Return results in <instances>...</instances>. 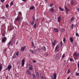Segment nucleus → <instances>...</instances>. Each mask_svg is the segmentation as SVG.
I'll use <instances>...</instances> for the list:
<instances>
[{"instance_id":"1","label":"nucleus","mask_w":79,"mask_h":79,"mask_svg":"<svg viewBox=\"0 0 79 79\" xmlns=\"http://www.w3.org/2000/svg\"><path fill=\"white\" fill-rule=\"evenodd\" d=\"M73 57L75 58L76 60H77V58H78V54L77 52H75L73 54Z\"/></svg>"},{"instance_id":"2","label":"nucleus","mask_w":79,"mask_h":79,"mask_svg":"<svg viewBox=\"0 0 79 79\" xmlns=\"http://www.w3.org/2000/svg\"><path fill=\"white\" fill-rule=\"evenodd\" d=\"M12 68V66L11 65H9L7 67V68L6 69V70H8V71H10V69Z\"/></svg>"},{"instance_id":"3","label":"nucleus","mask_w":79,"mask_h":79,"mask_svg":"<svg viewBox=\"0 0 79 79\" xmlns=\"http://www.w3.org/2000/svg\"><path fill=\"white\" fill-rule=\"evenodd\" d=\"M21 17H19V16H17V18H16L15 19V21H21Z\"/></svg>"},{"instance_id":"4","label":"nucleus","mask_w":79,"mask_h":79,"mask_svg":"<svg viewBox=\"0 0 79 79\" xmlns=\"http://www.w3.org/2000/svg\"><path fill=\"white\" fill-rule=\"evenodd\" d=\"M6 37H4L2 39V42L3 43H5V42L6 41Z\"/></svg>"},{"instance_id":"5","label":"nucleus","mask_w":79,"mask_h":79,"mask_svg":"<svg viewBox=\"0 0 79 79\" xmlns=\"http://www.w3.org/2000/svg\"><path fill=\"white\" fill-rule=\"evenodd\" d=\"M11 45L12 46H13V43H11V41H10L9 42V43L7 44V46L8 47H9Z\"/></svg>"},{"instance_id":"6","label":"nucleus","mask_w":79,"mask_h":79,"mask_svg":"<svg viewBox=\"0 0 79 79\" xmlns=\"http://www.w3.org/2000/svg\"><path fill=\"white\" fill-rule=\"evenodd\" d=\"M52 79H56V73H55L54 74V76L53 77V75H52L51 77Z\"/></svg>"},{"instance_id":"7","label":"nucleus","mask_w":79,"mask_h":79,"mask_svg":"<svg viewBox=\"0 0 79 79\" xmlns=\"http://www.w3.org/2000/svg\"><path fill=\"white\" fill-rule=\"evenodd\" d=\"M26 73L28 75H31V72L29 71V70H27L26 71Z\"/></svg>"},{"instance_id":"8","label":"nucleus","mask_w":79,"mask_h":79,"mask_svg":"<svg viewBox=\"0 0 79 79\" xmlns=\"http://www.w3.org/2000/svg\"><path fill=\"white\" fill-rule=\"evenodd\" d=\"M26 46H25L23 47H22L21 48V50L22 52H24V50L26 48Z\"/></svg>"},{"instance_id":"9","label":"nucleus","mask_w":79,"mask_h":79,"mask_svg":"<svg viewBox=\"0 0 79 79\" xmlns=\"http://www.w3.org/2000/svg\"><path fill=\"white\" fill-rule=\"evenodd\" d=\"M70 4L72 6H73L74 5V2L73 0H70Z\"/></svg>"},{"instance_id":"10","label":"nucleus","mask_w":79,"mask_h":79,"mask_svg":"<svg viewBox=\"0 0 79 79\" xmlns=\"http://www.w3.org/2000/svg\"><path fill=\"white\" fill-rule=\"evenodd\" d=\"M25 62V60H24V59H23L22 62V66H24V65Z\"/></svg>"},{"instance_id":"11","label":"nucleus","mask_w":79,"mask_h":79,"mask_svg":"<svg viewBox=\"0 0 79 79\" xmlns=\"http://www.w3.org/2000/svg\"><path fill=\"white\" fill-rule=\"evenodd\" d=\"M70 40L71 42L72 43V44H73V42H74V40H73V37L70 38Z\"/></svg>"},{"instance_id":"12","label":"nucleus","mask_w":79,"mask_h":79,"mask_svg":"<svg viewBox=\"0 0 79 79\" xmlns=\"http://www.w3.org/2000/svg\"><path fill=\"white\" fill-rule=\"evenodd\" d=\"M65 11H66V13H68V12H69V10H68V8H67L66 6H65Z\"/></svg>"},{"instance_id":"13","label":"nucleus","mask_w":79,"mask_h":79,"mask_svg":"<svg viewBox=\"0 0 79 79\" xmlns=\"http://www.w3.org/2000/svg\"><path fill=\"white\" fill-rule=\"evenodd\" d=\"M53 29L54 31L56 32H59V30H58L57 28H54Z\"/></svg>"},{"instance_id":"14","label":"nucleus","mask_w":79,"mask_h":79,"mask_svg":"<svg viewBox=\"0 0 79 79\" xmlns=\"http://www.w3.org/2000/svg\"><path fill=\"white\" fill-rule=\"evenodd\" d=\"M55 59L56 60H58L59 59V56L58 55H56L55 56Z\"/></svg>"},{"instance_id":"15","label":"nucleus","mask_w":79,"mask_h":79,"mask_svg":"<svg viewBox=\"0 0 79 79\" xmlns=\"http://www.w3.org/2000/svg\"><path fill=\"white\" fill-rule=\"evenodd\" d=\"M58 22L59 23H60V21H61V17H59L58 18Z\"/></svg>"},{"instance_id":"16","label":"nucleus","mask_w":79,"mask_h":79,"mask_svg":"<svg viewBox=\"0 0 79 79\" xmlns=\"http://www.w3.org/2000/svg\"><path fill=\"white\" fill-rule=\"evenodd\" d=\"M50 11H51V12L54 13L55 10H54V9H53V8H52L50 9Z\"/></svg>"},{"instance_id":"17","label":"nucleus","mask_w":79,"mask_h":79,"mask_svg":"<svg viewBox=\"0 0 79 79\" xmlns=\"http://www.w3.org/2000/svg\"><path fill=\"white\" fill-rule=\"evenodd\" d=\"M2 65L0 64V73L2 71Z\"/></svg>"},{"instance_id":"18","label":"nucleus","mask_w":79,"mask_h":79,"mask_svg":"<svg viewBox=\"0 0 79 79\" xmlns=\"http://www.w3.org/2000/svg\"><path fill=\"white\" fill-rule=\"evenodd\" d=\"M30 52H31V53H32V54H34V51L32 50V49H30Z\"/></svg>"},{"instance_id":"19","label":"nucleus","mask_w":79,"mask_h":79,"mask_svg":"<svg viewBox=\"0 0 79 79\" xmlns=\"http://www.w3.org/2000/svg\"><path fill=\"white\" fill-rule=\"evenodd\" d=\"M58 48H59V46L57 45L56 47L55 50H58Z\"/></svg>"},{"instance_id":"20","label":"nucleus","mask_w":79,"mask_h":79,"mask_svg":"<svg viewBox=\"0 0 79 79\" xmlns=\"http://www.w3.org/2000/svg\"><path fill=\"white\" fill-rule=\"evenodd\" d=\"M42 49L44 50V51H46V48H45V46L43 47Z\"/></svg>"},{"instance_id":"21","label":"nucleus","mask_w":79,"mask_h":79,"mask_svg":"<svg viewBox=\"0 0 79 79\" xmlns=\"http://www.w3.org/2000/svg\"><path fill=\"white\" fill-rule=\"evenodd\" d=\"M32 47L34 48H36V47L34 46V43L32 42Z\"/></svg>"},{"instance_id":"22","label":"nucleus","mask_w":79,"mask_h":79,"mask_svg":"<svg viewBox=\"0 0 79 79\" xmlns=\"http://www.w3.org/2000/svg\"><path fill=\"white\" fill-rule=\"evenodd\" d=\"M59 9L60 10V11H64L63 9H62V8H61V7H59Z\"/></svg>"},{"instance_id":"23","label":"nucleus","mask_w":79,"mask_h":79,"mask_svg":"<svg viewBox=\"0 0 79 79\" xmlns=\"http://www.w3.org/2000/svg\"><path fill=\"white\" fill-rule=\"evenodd\" d=\"M32 20H33V21H34L35 20V17H34V16H33Z\"/></svg>"},{"instance_id":"24","label":"nucleus","mask_w":79,"mask_h":79,"mask_svg":"<svg viewBox=\"0 0 79 79\" xmlns=\"http://www.w3.org/2000/svg\"><path fill=\"white\" fill-rule=\"evenodd\" d=\"M61 31L62 32H64V28H61Z\"/></svg>"},{"instance_id":"25","label":"nucleus","mask_w":79,"mask_h":79,"mask_svg":"<svg viewBox=\"0 0 79 79\" xmlns=\"http://www.w3.org/2000/svg\"><path fill=\"white\" fill-rule=\"evenodd\" d=\"M19 16L20 15V16H21L22 15V14H21V12H19Z\"/></svg>"},{"instance_id":"26","label":"nucleus","mask_w":79,"mask_h":79,"mask_svg":"<svg viewBox=\"0 0 79 79\" xmlns=\"http://www.w3.org/2000/svg\"><path fill=\"white\" fill-rule=\"evenodd\" d=\"M29 69L30 70H32V66H31V67H30L29 68Z\"/></svg>"},{"instance_id":"27","label":"nucleus","mask_w":79,"mask_h":79,"mask_svg":"<svg viewBox=\"0 0 79 79\" xmlns=\"http://www.w3.org/2000/svg\"><path fill=\"white\" fill-rule=\"evenodd\" d=\"M10 4V5H11V6H12V5H13V2H11Z\"/></svg>"},{"instance_id":"28","label":"nucleus","mask_w":79,"mask_h":79,"mask_svg":"<svg viewBox=\"0 0 79 79\" xmlns=\"http://www.w3.org/2000/svg\"><path fill=\"white\" fill-rule=\"evenodd\" d=\"M31 25H34V21H32L31 22Z\"/></svg>"},{"instance_id":"29","label":"nucleus","mask_w":79,"mask_h":79,"mask_svg":"<svg viewBox=\"0 0 79 79\" xmlns=\"http://www.w3.org/2000/svg\"><path fill=\"white\" fill-rule=\"evenodd\" d=\"M60 45L61 46V47H62V45H63V43H62V41H61L60 42Z\"/></svg>"},{"instance_id":"30","label":"nucleus","mask_w":79,"mask_h":79,"mask_svg":"<svg viewBox=\"0 0 79 79\" xmlns=\"http://www.w3.org/2000/svg\"><path fill=\"white\" fill-rule=\"evenodd\" d=\"M34 8L33 6H31L30 8V10H33Z\"/></svg>"},{"instance_id":"31","label":"nucleus","mask_w":79,"mask_h":79,"mask_svg":"<svg viewBox=\"0 0 79 79\" xmlns=\"http://www.w3.org/2000/svg\"><path fill=\"white\" fill-rule=\"evenodd\" d=\"M9 7V5L8 4H7L6 5V8H8Z\"/></svg>"},{"instance_id":"32","label":"nucleus","mask_w":79,"mask_h":79,"mask_svg":"<svg viewBox=\"0 0 79 79\" xmlns=\"http://www.w3.org/2000/svg\"><path fill=\"white\" fill-rule=\"evenodd\" d=\"M53 4L52 3V4H50V5H49V6L50 7H52V6H53Z\"/></svg>"},{"instance_id":"33","label":"nucleus","mask_w":79,"mask_h":79,"mask_svg":"<svg viewBox=\"0 0 79 79\" xmlns=\"http://www.w3.org/2000/svg\"><path fill=\"white\" fill-rule=\"evenodd\" d=\"M70 61H73V58H70Z\"/></svg>"},{"instance_id":"34","label":"nucleus","mask_w":79,"mask_h":79,"mask_svg":"<svg viewBox=\"0 0 79 79\" xmlns=\"http://www.w3.org/2000/svg\"><path fill=\"white\" fill-rule=\"evenodd\" d=\"M18 55H19V52L17 51L16 53V55H17V56H18Z\"/></svg>"},{"instance_id":"35","label":"nucleus","mask_w":79,"mask_h":79,"mask_svg":"<svg viewBox=\"0 0 79 79\" xmlns=\"http://www.w3.org/2000/svg\"><path fill=\"white\" fill-rule=\"evenodd\" d=\"M74 26V25L73 24H72L71 27L72 29H73V27Z\"/></svg>"},{"instance_id":"36","label":"nucleus","mask_w":79,"mask_h":79,"mask_svg":"<svg viewBox=\"0 0 79 79\" xmlns=\"http://www.w3.org/2000/svg\"><path fill=\"white\" fill-rule=\"evenodd\" d=\"M75 76H79V73H77L75 74Z\"/></svg>"},{"instance_id":"37","label":"nucleus","mask_w":79,"mask_h":79,"mask_svg":"<svg viewBox=\"0 0 79 79\" xmlns=\"http://www.w3.org/2000/svg\"><path fill=\"white\" fill-rule=\"evenodd\" d=\"M5 0H1V2L2 3H4V2H5Z\"/></svg>"},{"instance_id":"38","label":"nucleus","mask_w":79,"mask_h":79,"mask_svg":"<svg viewBox=\"0 0 79 79\" xmlns=\"http://www.w3.org/2000/svg\"><path fill=\"white\" fill-rule=\"evenodd\" d=\"M34 28H35L36 27V23H35L34 25Z\"/></svg>"},{"instance_id":"39","label":"nucleus","mask_w":79,"mask_h":79,"mask_svg":"<svg viewBox=\"0 0 79 79\" xmlns=\"http://www.w3.org/2000/svg\"><path fill=\"white\" fill-rule=\"evenodd\" d=\"M64 56H65V54H64L62 56V58H64Z\"/></svg>"},{"instance_id":"40","label":"nucleus","mask_w":79,"mask_h":79,"mask_svg":"<svg viewBox=\"0 0 79 79\" xmlns=\"http://www.w3.org/2000/svg\"><path fill=\"white\" fill-rule=\"evenodd\" d=\"M70 73V69H68L67 71V73Z\"/></svg>"},{"instance_id":"41","label":"nucleus","mask_w":79,"mask_h":79,"mask_svg":"<svg viewBox=\"0 0 79 79\" xmlns=\"http://www.w3.org/2000/svg\"><path fill=\"white\" fill-rule=\"evenodd\" d=\"M76 35L77 37H79V34L77 33H76Z\"/></svg>"},{"instance_id":"42","label":"nucleus","mask_w":79,"mask_h":79,"mask_svg":"<svg viewBox=\"0 0 79 79\" xmlns=\"http://www.w3.org/2000/svg\"><path fill=\"white\" fill-rule=\"evenodd\" d=\"M16 57V56L15 55H14V56L12 57V58H15Z\"/></svg>"},{"instance_id":"43","label":"nucleus","mask_w":79,"mask_h":79,"mask_svg":"<svg viewBox=\"0 0 79 79\" xmlns=\"http://www.w3.org/2000/svg\"><path fill=\"white\" fill-rule=\"evenodd\" d=\"M63 41L64 42H65L66 41V39L65 38H64Z\"/></svg>"},{"instance_id":"44","label":"nucleus","mask_w":79,"mask_h":79,"mask_svg":"<svg viewBox=\"0 0 79 79\" xmlns=\"http://www.w3.org/2000/svg\"><path fill=\"white\" fill-rule=\"evenodd\" d=\"M45 56H47L48 55V53H45Z\"/></svg>"},{"instance_id":"45","label":"nucleus","mask_w":79,"mask_h":79,"mask_svg":"<svg viewBox=\"0 0 79 79\" xmlns=\"http://www.w3.org/2000/svg\"><path fill=\"white\" fill-rule=\"evenodd\" d=\"M52 44L53 45H55V43H53V42L52 43Z\"/></svg>"},{"instance_id":"46","label":"nucleus","mask_w":79,"mask_h":79,"mask_svg":"<svg viewBox=\"0 0 79 79\" xmlns=\"http://www.w3.org/2000/svg\"><path fill=\"white\" fill-rule=\"evenodd\" d=\"M32 75L33 76V77H35V75L34 74H32Z\"/></svg>"},{"instance_id":"47","label":"nucleus","mask_w":79,"mask_h":79,"mask_svg":"<svg viewBox=\"0 0 79 79\" xmlns=\"http://www.w3.org/2000/svg\"><path fill=\"white\" fill-rule=\"evenodd\" d=\"M33 63H36V61L35 60H33Z\"/></svg>"},{"instance_id":"48","label":"nucleus","mask_w":79,"mask_h":79,"mask_svg":"<svg viewBox=\"0 0 79 79\" xmlns=\"http://www.w3.org/2000/svg\"><path fill=\"white\" fill-rule=\"evenodd\" d=\"M76 10L77 11H79V8L77 7Z\"/></svg>"},{"instance_id":"49","label":"nucleus","mask_w":79,"mask_h":79,"mask_svg":"<svg viewBox=\"0 0 79 79\" xmlns=\"http://www.w3.org/2000/svg\"><path fill=\"white\" fill-rule=\"evenodd\" d=\"M56 42V40H54V44H55Z\"/></svg>"},{"instance_id":"50","label":"nucleus","mask_w":79,"mask_h":79,"mask_svg":"<svg viewBox=\"0 0 79 79\" xmlns=\"http://www.w3.org/2000/svg\"><path fill=\"white\" fill-rule=\"evenodd\" d=\"M44 20H45V19H44V18L43 19L42 21H43V22H44Z\"/></svg>"},{"instance_id":"51","label":"nucleus","mask_w":79,"mask_h":79,"mask_svg":"<svg viewBox=\"0 0 79 79\" xmlns=\"http://www.w3.org/2000/svg\"><path fill=\"white\" fill-rule=\"evenodd\" d=\"M77 65H78V69H79V64H77Z\"/></svg>"},{"instance_id":"52","label":"nucleus","mask_w":79,"mask_h":79,"mask_svg":"<svg viewBox=\"0 0 79 79\" xmlns=\"http://www.w3.org/2000/svg\"><path fill=\"white\" fill-rule=\"evenodd\" d=\"M73 18H72L71 19V21H73Z\"/></svg>"},{"instance_id":"53","label":"nucleus","mask_w":79,"mask_h":79,"mask_svg":"<svg viewBox=\"0 0 79 79\" xmlns=\"http://www.w3.org/2000/svg\"><path fill=\"white\" fill-rule=\"evenodd\" d=\"M2 35H3V37H5V34H2Z\"/></svg>"},{"instance_id":"54","label":"nucleus","mask_w":79,"mask_h":79,"mask_svg":"<svg viewBox=\"0 0 79 79\" xmlns=\"http://www.w3.org/2000/svg\"><path fill=\"white\" fill-rule=\"evenodd\" d=\"M2 19H4L5 18V17L3 16L2 17Z\"/></svg>"},{"instance_id":"55","label":"nucleus","mask_w":79,"mask_h":79,"mask_svg":"<svg viewBox=\"0 0 79 79\" xmlns=\"http://www.w3.org/2000/svg\"><path fill=\"white\" fill-rule=\"evenodd\" d=\"M42 79H44V77H42Z\"/></svg>"},{"instance_id":"56","label":"nucleus","mask_w":79,"mask_h":79,"mask_svg":"<svg viewBox=\"0 0 79 79\" xmlns=\"http://www.w3.org/2000/svg\"><path fill=\"white\" fill-rule=\"evenodd\" d=\"M22 1H23V2H25L26 1V0H22Z\"/></svg>"},{"instance_id":"57","label":"nucleus","mask_w":79,"mask_h":79,"mask_svg":"<svg viewBox=\"0 0 79 79\" xmlns=\"http://www.w3.org/2000/svg\"><path fill=\"white\" fill-rule=\"evenodd\" d=\"M18 42H17L16 43V45H17V44H18Z\"/></svg>"},{"instance_id":"58","label":"nucleus","mask_w":79,"mask_h":79,"mask_svg":"<svg viewBox=\"0 0 79 79\" xmlns=\"http://www.w3.org/2000/svg\"><path fill=\"white\" fill-rule=\"evenodd\" d=\"M38 49L39 50V51H40V48H38Z\"/></svg>"},{"instance_id":"59","label":"nucleus","mask_w":79,"mask_h":79,"mask_svg":"<svg viewBox=\"0 0 79 79\" xmlns=\"http://www.w3.org/2000/svg\"><path fill=\"white\" fill-rule=\"evenodd\" d=\"M78 56H79V53H78Z\"/></svg>"},{"instance_id":"60","label":"nucleus","mask_w":79,"mask_h":79,"mask_svg":"<svg viewBox=\"0 0 79 79\" xmlns=\"http://www.w3.org/2000/svg\"><path fill=\"white\" fill-rule=\"evenodd\" d=\"M2 17L1 18V19H2Z\"/></svg>"},{"instance_id":"61","label":"nucleus","mask_w":79,"mask_h":79,"mask_svg":"<svg viewBox=\"0 0 79 79\" xmlns=\"http://www.w3.org/2000/svg\"><path fill=\"white\" fill-rule=\"evenodd\" d=\"M1 23V21H0V23Z\"/></svg>"},{"instance_id":"62","label":"nucleus","mask_w":79,"mask_h":79,"mask_svg":"<svg viewBox=\"0 0 79 79\" xmlns=\"http://www.w3.org/2000/svg\"><path fill=\"white\" fill-rule=\"evenodd\" d=\"M1 4V3H0V5Z\"/></svg>"},{"instance_id":"63","label":"nucleus","mask_w":79,"mask_h":79,"mask_svg":"<svg viewBox=\"0 0 79 79\" xmlns=\"http://www.w3.org/2000/svg\"><path fill=\"white\" fill-rule=\"evenodd\" d=\"M46 0H45V1L46 2Z\"/></svg>"},{"instance_id":"64","label":"nucleus","mask_w":79,"mask_h":79,"mask_svg":"<svg viewBox=\"0 0 79 79\" xmlns=\"http://www.w3.org/2000/svg\"><path fill=\"white\" fill-rule=\"evenodd\" d=\"M65 61H64V62H65Z\"/></svg>"}]
</instances>
